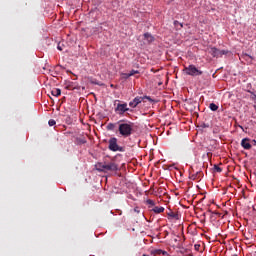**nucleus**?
<instances>
[{
    "mask_svg": "<svg viewBox=\"0 0 256 256\" xmlns=\"http://www.w3.org/2000/svg\"><path fill=\"white\" fill-rule=\"evenodd\" d=\"M85 143H87V141H85V140H81V141H80V145H81V144H85Z\"/></svg>",
    "mask_w": 256,
    "mask_h": 256,
    "instance_id": "24",
    "label": "nucleus"
},
{
    "mask_svg": "<svg viewBox=\"0 0 256 256\" xmlns=\"http://www.w3.org/2000/svg\"><path fill=\"white\" fill-rule=\"evenodd\" d=\"M201 175H203V172H190L189 179L192 181H199V179H201Z\"/></svg>",
    "mask_w": 256,
    "mask_h": 256,
    "instance_id": "9",
    "label": "nucleus"
},
{
    "mask_svg": "<svg viewBox=\"0 0 256 256\" xmlns=\"http://www.w3.org/2000/svg\"><path fill=\"white\" fill-rule=\"evenodd\" d=\"M209 107L211 111H217V109H219V106H217L215 103H211Z\"/></svg>",
    "mask_w": 256,
    "mask_h": 256,
    "instance_id": "18",
    "label": "nucleus"
},
{
    "mask_svg": "<svg viewBox=\"0 0 256 256\" xmlns=\"http://www.w3.org/2000/svg\"><path fill=\"white\" fill-rule=\"evenodd\" d=\"M95 169H96V171H99L100 173H105V164L98 162L95 165Z\"/></svg>",
    "mask_w": 256,
    "mask_h": 256,
    "instance_id": "10",
    "label": "nucleus"
},
{
    "mask_svg": "<svg viewBox=\"0 0 256 256\" xmlns=\"http://www.w3.org/2000/svg\"><path fill=\"white\" fill-rule=\"evenodd\" d=\"M51 95H53V97H59V95H61V89L59 88H53L51 90Z\"/></svg>",
    "mask_w": 256,
    "mask_h": 256,
    "instance_id": "14",
    "label": "nucleus"
},
{
    "mask_svg": "<svg viewBox=\"0 0 256 256\" xmlns=\"http://www.w3.org/2000/svg\"><path fill=\"white\" fill-rule=\"evenodd\" d=\"M144 39L147 41V43H153L155 41V38L150 33H145Z\"/></svg>",
    "mask_w": 256,
    "mask_h": 256,
    "instance_id": "11",
    "label": "nucleus"
},
{
    "mask_svg": "<svg viewBox=\"0 0 256 256\" xmlns=\"http://www.w3.org/2000/svg\"><path fill=\"white\" fill-rule=\"evenodd\" d=\"M174 25H175V27H177V29H181V28H183V24L182 23H180L179 21H177V20H175L174 21Z\"/></svg>",
    "mask_w": 256,
    "mask_h": 256,
    "instance_id": "19",
    "label": "nucleus"
},
{
    "mask_svg": "<svg viewBox=\"0 0 256 256\" xmlns=\"http://www.w3.org/2000/svg\"><path fill=\"white\" fill-rule=\"evenodd\" d=\"M108 149L114 152L120 151L121 153L125 151V147L119 146L118 140L116 137H112L108 140Z\"/></svg>",
    "mask_w": 256,
    "mask_h": 256,
    "instance_id": "2",
    "label": "nucleus"
},
{
    "mask_svg": "<svg viewBox=\"0 0 256 256\" xmlns=\"http://www.w3.org/2000/svg\"><path fill=\"white\" fill-rule=\"evenodd\" d=\"M118 131L122 137H131L133 135V123H125L124 120H120Z\"/></svg>",
    "mask_w": 256,
    "mask_h": 256,
    "instance_id": "1",
    "label": "nucleus"
},
{
    "mask_svg": "<svg viewBox=\"0 0 256 256\" xmlns=\"http://www.w3.org/2000/svg\"><path fill=\"white\" fill-rule=\"evenodd\" d=\"M184 101H187V98H185V100Z\"/></svg>",
    "mask_w": 256,
    "mask_h": 256,
    "instance_id": "28",
    "label": "nucleus"
},
{
    "mask_svg": "<svg viewBox=\"0 0 256 256\" xmlns=\"http://www.w3.org/2000/svg\"><path fill=\"white\" fill-rule=\"evenodd\" d=\"M146 205H149V208L155 207V201L148 199L146 200Z\"/></svg>",
    "mask_w": 256,
    "mask_h": 256,
    "instance_id": "17",
    "label": "nucleus"
},
{
    "mask_svg": "<svg viewBox=\"0 0 256 256\" xmlns=\"http://www.w3.org/2000/svg\"><path fill=\"white\" fill-rule=\"evenodd\" d=\"M208 53H209L210 55H212V57H223V55H227V51H225V50H219V49H217V48H215V47L210 48V49L208 50Z\"/></svg>",
    "mask_w": 256,
    "mask_h": 256,
    "instance_id": "5",
    "label": "nucleus"
},
{
    "mask_svg": "<svg viewBox=\"0 0 256 256\" xmlns=\"http://www.w3.org/2000/svg\"><path fill=\"white\" fill-rule=\"evenodd\" d=\"M195 249H199V246L195 245Z\"/></svg>",
    "mask_w": 256,
    "mask_h": 256,
    "instance_id": "26",
    "label": "nucleus"
},
{
    "mask_svg": "<svg viewBox=\"0 0 256 256\" xmlns=\"http://www.w3.org/2000/svg\"><path fill=\"white\" fill-rule=\"evenodd\" d=\"M107 171H117V164L115 162L104 164V173H107Z\"/></svg>",
    "mask_w": 256,
    "mask_h": 256,
    "instance_id": "7",
    "label": "nucleus"
},
{
    "mask_svg": "<svg viewBox=\"0 0 256 256\" xmlns=\"http://www.w3.org/2000/svg\"><path fill=\"white\" fill-rule=\"evenodd\" d=\"M56 124H57V122H56L55 120H53V119L49 120V122H48V125H49L50 127H53V126H55Z\"/></svg>",
    "mask_w": 256,
    "mask_h": 256,
    "instance_id": "21",
    "label": "nucleus"
},
{
    "mask_svg": "<svg viewBox=\"0 0 256 256\" xmlns=\"http://www.w3.org/2000/svg\"><path fill=\"white\" fill-rule=\"evenodd\" d=\"M65 101V98H62L61 100H59L60 103H63Z\"/></svg>",
    "mask_w": 256,
    "mask_h": 256,
    "instance_id": "25",
    "label": "nucleus"
},
{
    "mask_svg": "<svg viewBox=\"0 0 256 256\" xmlns=\"http://www.w3.org/2000/svg\"><path fill=\"white\" fill-rule=\"evenodd\" d=\"M139 74V70H131L129 73L124 74L126 78L133 77V75Z\"/></svg>",
    "mask_w": 256,
    "mask_h": 256,
    "instance_id": "15",
    "label": "nucleus"
},
{
    "mask_svg": "<svg viewBox=\"0 0 256 256\" xmlns=\"http://www.w3.org/2000/svg\"><path fill=\"white\" fill-rule=\"evenodd\" d=\"M113 129H115V124L109 123V124L107 125V130H108V131H113Z\"/></svg>",
    "mask_w": 256,
    "mask_h": 256,
    "instance_id": "20",
    "label": "nucleus"
},
{
    "mask_svg": "<svg viewBox=\"0 0 256 256\" xmlns=\"http://www.w3.org/2000/svg\"><path fill=\"white\" fill-rule=\"evenodd\" d=\"M195 249H199V246L195 245Z\"/></svg>",
    "mask_w": 256,
    "mask_h": 256,
    "instance_id": "27",
    "label": "nucleus"
},
{
    "mask_svg": "<svg viewBox=\"0 0 256 256\" xmlns=\"http://www.w3.org/2000/svg\"><path fill=\"white\" fill-rule=\"evenodd\" d=\"M251 140L249 138H244L241 141V146L243 147V149H246L247 151H249V149H251Z\"/></svg>",
    "mask_w": 256,
    "mask_h": 256,
    "instance_id": "8",
    "label": "nucleus"
},
{
    "mask_svg": "<svg viewBox=\"0 0 256 256\" xmlns=\"http://www.w3.org/2000/svg\"><path fill=\"white\" fill-rule=\"evenodd\" d=\"M186 75H190L191 77H199V75H203V71L199 70L195 65L191 64L188 67L184 68Z\"/></svg>",
    "mask_w": 256,
    "mask_h": 256,
    "instance_id": "3",
    "label": "nucleus"
},
{
    "mask_svg": "<svg viewBox=\"0 0 256 256\" xmlns=\"http://www.w3.org/2000/svg\"><path fill=\"white\" fill-rule=\"evenodd\" d=\"M153 213H156V215H159L160 213H163L165 211V208L163 207H159V206H155L152 209Z\"/></svg>",
    "mask_w": 256,
    "mask_h": 256,
    "instance_id": "12",
    "label": "nucleus"
},
{
    "mask_svg": "<svg viewBox=\"0 0 256 256\" xmlns=\"http://www.w3.org/2000/svg\"><path fill=\"white\" fill-rule=\"evenodd\" d=\"M115 105V113H117L118 115H125L126 111H129V107H127V103L125 102L116 100Z\"/></svg>",
    "mask_w": 256,
    "mask_h": 256,
    "instance_id": "4",
    "label": "nucleus"
},
{
    "mask_svg": "<svg viewBox=\"0 0 256 256\" xmlns=\"http://www.w3.org/2000/svg\"><path fill=\"white\" fill-rule=\"evenodd\" d=\"M152 255H154V256L167 255V252H165L161 249H157V250L152 251Z\"/></svg>",
    "mask_w": 256,
    "mask_h": 256,
    "instance_id": "13",
    "label": "nucleus"
},
{
    "mask_svg": "<svg viewBox=\"0 0 256 256\" xmlns=\"http://www.w3.org/2000/svg\"><path fill=\"white\" fill-rule=\"evenodd\" d=\"M57 49L58 51H63V47L61 46V43H58Z\"/></svg>",
    "mask_w": 256,
    "mask_h": 256,
    "instance_id": "22",
    "label": "nucleus"
},
{
    "mask_svg": "<svg viewBox=\"0 0 256 256\" xmlns=\"http://www.w3.org/2000/svg\"><path fill=\"white\" fill-rule=\"evenodd\" d=\"M147 99V101H157L153 100L151 97H145V98H135L132 102L129 103V106L135 109L139 103H141V100Z\"/></svg>",
    "mask_w": 256,
    "mask_h": 256,
    "instance_id": "6",
    "label": "nucleus"
},
{
    "mask_svg": "<svg viewBox=\"0 0 256 256\" xmlns=\"http://www.w3.org/2000/svg\"><path fill=\"white\" fill-rule=\"evenodd\" d=\"M167 215H168V217H170V219H179V214H177L173 211H170Z\"/></svg>",
    "mask_w": 256,
    "mask_h": 256,
    "instance_id": "16",
    "label": "nucleus"
},
{
    "mask_svg": "<svg viewBox=\"0 0 256 256\" xmlns=\"http://www.w3.org/2000/svg\"><path fill=\"white\" fill-rule=\"evenodd\" d=\"M215 169H216L217 173H221V168L219 166H215Z\"/></svg>",
    "mask_w": 256,
    "mask_h": 256,
    "instance_id": "23",
    "label": "nucleus"
}]
</instances>
